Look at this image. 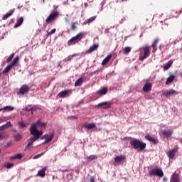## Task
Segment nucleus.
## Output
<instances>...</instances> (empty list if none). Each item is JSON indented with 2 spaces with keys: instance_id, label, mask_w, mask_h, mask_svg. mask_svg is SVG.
<instances>
[{
  "instance_id": "48",
  "label": "nucleus",
  "mask_w": 182,
  "mask_h": 182,
  "mask_svg": "<svg viewBox=\"0 0 182 182\" xmlns=\"http://www.w3.org/2000/svg\"><path fill=\"white\" fill-rule=\"evenodd\" d=\"M157 43H159V38L155 39L152 45L157 46Z\"/></svg>"
},
{
  "instance_id": "54",
  "label": "nucleus",
  "mask_w": 182,
  "mask_h": 182,
  "mask_svg": "<svg viewBox=\"0 0 182 182\" xmlns=\"http://www.w3.org/2000/svg\"><path fill=\"white\" fill-rule=\"evenodd\" d=\"M2 139H4V134L0 133V140H2Z\"/></svg>"
},
{
  "instance_id": "12",
  "label": "nucleus",
  "mask_w": 182,
  "mask_h": 182,
  "mask_svg": "<svg viewBox=\"0 0 182 182\" xmlns=\"http://www.w3.org/2000/svg\"><path fill=\"white\" fill-rule=\"evenodd\" d=\"M173 95H178V92L175 90H170L163 92V96H165V97H167V99H168V97L171 96H173Z\"/></svg>"
},
{
  "instance_id": "5",
  "label": "nucleus",
  "mask_w": 182,
  "mask_h": 182,
  "mask_svg": "<svg viewBox=\"0 0 182 182\" xmlns=\"http://www.w3.org/2000/svg\"><path fill=\"white\" fill-rule=\"evenodd\" d=\"M149 175L151 177L156 176V177L161 178V177H164V172H163V170L160 168H155L149 172Z\"/></svg>"
},
{
  "instance_id": "17",
  "label": "nucleus",
  "mask_w": 182,
  "mask_h": 182,
  "mask_svg": "<svg viewBox=\"0 0 182 182\" xmlns=\"http://www.w3.org/2000/svg\"><path fill=\"white\" fill-rule=\"evenodd\" d=\"M97 106V107H99L100 106H105V107H103V109H110V107L112 106V103L108 102H103L99 103Z\"/></svg>"
},
{
  "instance_id": "2",
  "label": "nucleus",
  "mask_w": 182,
  "mask_h": 182,
  "mask_svg": "<svg viewBox=\"0 0 182 182\" xmlns=\"http://www.w3.org/2000/svg\"><path fill=\"white\" fill-rule=\"evenodd\" d=\"M129 144L132 149L134 150H137V151H143L144 149H146V146L147 144L143 141H141L139 139H137L136 138H131L129 141Z\"/></svg>"
},
{
  "instance_id": "31",
  "label": "nucleus",
  "mask_w": 182,
  "mask_h": 182,
  "mask_svg": "<svg viewBox=\"0 0 182 182\" xmlns=\"http://www.w3.org/2000/svg\"><path fill=\"white\" fill-rule=\"evenodd\" d=\"M85 160H87L88 161H92V160L97 159V156L96 155H90L89 156H85Z\"/></svg>"
},
{
  "instance_id": "30",
  "label": "nucleus",
  "mask_w": 182,
  "mask_h": 182,
  "mask_svg": "<svg viewBox=\"0 0 182 182\" xmlns=\"http://www.w3.org/2000/svg\"><path fill=\"white\" fill-rule=\"evenodd\" d=\"M95 19H96V16H92L88 19H86L84 22H83V25H87V23H92V22H93V21H95Z\"/></svg>"
},
{
  "instance_id": "49",
  "label": "nucleus",
  "mask_w": 182,
  "mask_h": 182,
  "mask_svg": "<svg viewBox=\"0 0 182 182\" xmlns=\"http://www.w3.org/2000/svg\"><path fill=\"white\" fill-rule=\"evenodd\" d=\"M105 4H106V1H103L102 2H101V11H103V6L105 5Z\"/></svg>"
},
{
  "instance_id": "3",
  "label": "nucleus",
  "mask_w": 182,
  "mask_h": 182,
  "mask_svg": "<svg viewBox=\"0 0 182 182\" xmlns=\"http://www.w3.org/2000/svg\"><path fill=\"white\" fill-rule=\"evenodd\" d=\"M139 53V60L143 62L145 59H147L150 56V47L149 46H145L140 48L138 50Z\"/></svg>"
},
{
  "instance_id": "13",
  "label": "nucleus",
  "mask_w": 182,
  "mask_h": 182,
  "mask_svg": "<svg viewBox=\"0 0 182 182\" xmlns=\"http://www.w3.org/2000/svg\"><path fill=\"white\" fill-rule=\"evenodd\" d=\"M177 151H178V147L176 146L175 148L169 151L168 157H169V159H171V160H173L174 157H176V154L177 153Z\"/></svg>"
},
{
  "instance_id": "32",
  "label": "nucleus",
  "mask_w": 182,
  "mask_h": 182,
  "mask_svg": "<svg viewBox=\"0 0 182 182\" xmlns=\"http://www.w3.org/2000/svg\"><path fill=\"white\" fill-rule=\"evenodd\" d=\"M12 14H14V10H11L9 13L6 14L2 18L3 21H6Z\"/></svg>"
},
{
  "instance_id": "64",
  "label": "nucleus",
  "mask_w": 182,
  "mask_h": 182,
  "mask_svg": "<svg viewBox=\"0 0 182 182\" xmlns=\"http://www.w3.org/2000/svg\"><path fill=\"white\" fill-rule=\"evenodd\" d=\"M31 114H33V111H31Z\"/></svg>"
},
{
  "instance_id": "21",
  "label": "nucleus",
  "mask_w": 182,
  "mask_h": 182,
  "mask_svg": "<svg viewBox=\"0 0 182 182\" xmlns=\"http://www.w3.org/2000/svg\"><path fill=\"white\" fill-rule=\"evenodd\" d=\"M22 23H23V17H20L18 18L17 22L14 25V28H19V26H21V25H22Z\"/></svg>"
},
{
  "instance_id": "57",
  "label": "nucleus",
  "mask_w": 182,
  "mask_h": 182,
  "mask_svg": "<svg viewBox=\"0 0 182 182\" xmlns=\"http://www.w3.org/2000/svg\"><path fill=\"white\" fill-rule=\"evenodd\" d=\"M69 119H76V117H75V116H71V117H68Z\"/></svg>"
},
{
  "instance_id": "55",
  "label": "nucleus",
  "mask_w": 182,
  "mask_h": 182,
  "mask_svg": "<svg viewBox=\"0 0 182 182\" xmlns=\"http://www.w3.org/2000/svg\"><path fill=\"white\" fill-rule=\"evenodd\" d=\"M105 33H109V28L105 30Z\"/></svg>"
},
{
  "instance_id": "25",
  "label": "nucleus",
  "mask_w": 182,
  "mask_h": 182,
  "mask_svg": "<svg viewBox=\"0 0 182 182\" xmlns=\"http://www.w3.org/2000/svg\"><path fill=\"white\" fill-rule=\"evenodd\" d=\"M173 65V60L168 61L166 64L164 65V70H168L170 68H171V65Z\"/></svg>"
},
{
  "instance_id": "22",
  "label": "nucleus",
  "mask_w": 182,
  "mask_h": 182,
  "mask_svg": "<svg viewBox=\"0 0 182 182\" xmlns=\"http://www.w3.org/2000/svg\"><path fill=\"white\" fill-rule=\"evenodd\" d=\"M45 171H46V167H44L42 169L39 170L38 171L37 176H38L39 177H41V178H43V177H45V176H46Z\"/></svg>"
},
{
  "instance_id": "19",
  "label": "nucleus",
  "mask_w": 182,
  "mask_h": 182,
  "mask_svg": "<svg viewBox=\"0 0 182 182\" xmlns=\"http://www.w3.org/2000/svg\"><path fill=\"white\" fill-rule=\"evenodd\" d=\"M108 92L107 87H104L101 88L100 90L97 91V95H100L101 96H103L106 95Z\"/></svg>"
},
{
  "instance_id": "37",
  "label": "nucleus",
  "mask_w": 182,
  "mask_h": 182,
  "mask_svg": "<svg viewBox=\"0 0 182 182\" xmlns=\"http://www.w3.org/2000/svg\"><path fill=\"white\" fill-rule=\"evenodd\" d=\"M12 69V65L11 64H9L4 70L3 73H8L9 70Z\"/></svg>"
},
{
  "instance_id": "29",
  "label": "nucleus",
  "mask_w": 182,
  "mask_h": 182,
  "mask_svg": "<svg viewBox=\"0 0 182 182\" xmlns=\"http://www.w3.org/2000/svg\"><path fill=\"white\" fill-rule=\"evenodd\" d=\"M82 85H83V77H80L75 81V86L77 87L82 86Z\"/></svg>"
},
{
  "instance_id": "43",
  "label": "nucleus",
  "mask_w": 182,
  "mask_h": 182,
  "mask_svg": "<svg viewBox=\"0 0 182 182\" xmlns=\"http://www.w3.org/2000/svg\"><path fill=\"white\" fill-rule=\"evenodd\" d=\"M37 109H38V106H36V105H34V106L30 107L31 112H35Z\"/></svg>"
},
{
  "instance_id": "24",
  "label": "nucleus",
  "mask_w": 182,
  "mask_h": 182,
  "mask_svg": "<svg viewBox=\"0 0 182 182\" xmlns=\"http://www.w3.org/2000/svg\"><path fill=\"white\" fill-rule=\"evenodd\" d=\"M112 59V54L108 55L102 62V66H105V65H107L109 63V61Z\"/></svg>"
},
{
  "instance_id": "45",
  "label": "nucleus",
  "mask_w": 182,
  "mask_h": 182,
  "mask_svg": "<svg viewBox=\"0 0 182 182\" xmlns=\"http://www.w3.org/2000/svg\"><path fill=\"white\" fill-rule=\"evenodd\" d=\"M55 32H56V28L52 29V30L48 33V36H49V35H53V33H55Z\"/></svg>"
},
{
  "instance_id": "63",
  "label": "nucleus",
  "mask_w": 182,
  "mask_h": 182,
  "mask_svg": "<svg viewBox=\"0 0 182 182\" xmlns=\"http://www.w3.org/2000/svg\"><path fill=\"white\" fill-rule=\"evenodd\" d=\"M94 73H99V72H97V71H95V72H94Z\"/></svg>"
},
{
  "instance_id": "23",
  "label": "nucleus",
  "mask_w": 182,
  "mask_h": 182,
  "mask_svg": "<svg viewBox=\"0 0 182 182\" xmlns=\"http://www.w3.org/2000/svg\"><path fill=\"white\" fill-rule=\"evenodd\" d=\"M8 127H12V123L11 122H7L5 124L0 126V130H5Z\"/></svg>"
},
{
  "instance_id": "62",
  "label": "nucleus",
  "mask_w": 182,
  "mask_h": 182,
  "mask_svg": "<svg viewBox=\"0 0 182 182\" xmlns=\"http://www.w3.org/2000/svg\"><path fill=\"white\" fill-rule=\"evenodd\" d=\"M180 143H182V138L179 139Z\"/></svg>"
},
{
  "instance_id": "44",
  "label": "nucleus",
  "mask_w": 182,
  "mask_h": 182,
  "mask_svg": "<svg viewBox=\"0 0 182 182\" xmlns=\"http://www.w3.org/2000/svg\"><path fill=\"white\" fill-rule=\"evenodd\" d=\"M32 107V105H28L24 110H26V112H31V107Z\"/></svg>"
},
{
  "instance_id": "40",
  "label": "nucleus",
  "mask_w": 182,
  "mask_h": 182,
  "mask_svg": "<svg viewBox=\"0 0 182 182\" xmlns=\"http://www.w3.org/2000/svg\"><path fill=\"white\" fill-rule=\"evenodd\" d=\"M43 154H45V152L34 156L33 159V160H36V159H39V157H41L42 156H43Z\"/></svg>"
},
{
  "instance_id": "34",
  "label": "nucleus",
  "mask_w": 182,
  "mask_h": 182,
  "mask_svg": "<svg viewBox=\"0 0 182 182\" xmlns=\"http://www.w3.org/2000/svg\"><path fill=\"white\" fill-rule=\"evenodd\" d=\"M14 139L15 141H20V140L22 139V135H21V134L18 133L14 136Z\"/></svg>"
},
{
  "instance_id": "15",
  "label": "nucleus",
  "mask_w": 182,
  "mask_h": 182,
  "mask_svg": "<svg viewBox=\"0 0 182 182\" xmlns=\"http://www.w3.org/2000/svg\"><path fill=\"white\" fill-rule=\"evenodd\" d=\"M145 139L148 140V141H151L154 143V144H157L159 143V139L150 136V135H146Z\"/></svg>"
},
{
  "instance_id": "1",
  "label": "nucleus",
  "mask_w": 182,
  "mask_h": 182,
  "mask_svg": "<svg viewBox=\"0 0 182 182\" xmlns=\"http://www.w3.org/2000/svg\"><path fill=\"white\" fill-rule=\"evenodd\" d=\"M38 127H40L41 129H45V127H46V123L41 122V119H38L35 123L31 124L30 127L31 134H37L41 136L42 134H43V132L42 131L38 130Z\"/></svg>"
},
{
  "instance_id": "16",
  "label": "nucleus",
  "mask_w": 182,
  "mask_h": 182,
  "mask_svg": "<svg viewBox=\"0 0 182 182\" xmlns=\"http://www.w3.org/2000/svg\"><path fill=\"white\" fill-rule=\"evenodd\" d=\"M126 160V156L123 155L117 156L114 158V162L117 164L122 163Z\"/></svg>"
},
{
  "instance_id": "60",
  "label": "nucleus",
  "mask_w": 182,
  "mask_h": 182,
  "mask_svg": "<svg viewBox=\"0 0 182 182\" xmlns=\"http://www.w3.org/2000/svg\"><path fill=\"white\" fill-rule=\"evenodd\" d=\"M84 6H85V8H87V3H85Z\"/></svg>"
},
{
  "instance_id": "38",
  "label": "nucleus",
  "mask_w": 182,
  "mask_h": 182,
  "mask_svg": "<svg viewBox=\"0 0 182 182\" xmlns=\"http://www.w3.org/2000/svg\"><path fill=\"white\" fill-rule=\"evenodd\" d=\"M166 49H167V46L163 44H161L159 46V50H161V53H163V52H164Z\"/></svg>"
},
{
  "instance_id": "7",
  "label": "nucleus",
  "mask_w": 182,
  "mask_h": 182,
  "mask_svg": "<svg viewBox=\"0 0 182 182\" xmlns=\"http://www.w3.org/2000/svg\"><path fill=\"white\" fill-rule=\"evenodd\" d=\"M58 16H59V12H58V11L52 12L46 18V23H51L53 21L57 19Z\"/></svg>"
},
{
  "instance_id": "11",
  "label": "nucleus",
  "mask_w": 182,
  "mask_h": 182,
  "mask_svg": "<svg viewBox=\"0 0 182 182\" xmlns=\"http://www.w3.org/2000/svg\"><path fill=\"white\" fill-rule=\"evenodd\" d=\"M151 87H153V85H151V82H149V80H146V84L144 85L142 90L145 93H147L151 90Z\"/></svg>"
},
{
  "instance_id": "36",
  "label": "nucleus",
  "mask_w": 182,
  "mask_h": 182,
  "mask_svg": "<svg viewBox=\"0 0 182 182\" xmlns=\"http://www.w3.org/2000/svg\"><path fill=\"white\" fill-rule=\"evenodd\" d=\"M18 60H19V57H16L15 58H14L12 62L10 63V65H11V67L15 66V65L18 63Z\"/></svg>"
},
{
  "instance_id": "61",
  "label": "nucleus",
  "mask_w": 182,
  "mask_h": 182,
  "mask_svg": "<svg viewBox=\"0 0 182 182\" xmlns=\"http://www.w3.org/2000/svg\"><path fill=\"white\" fill-rule=\"evenodd\" d=\"M53 8H54V9H56L58 8V6L54 5V6H53Z\"/></svg>"
},
{
  "instance_id": "59",
  "label": "nucleus",
  "mask_w": 182,
  "mask_h": 182,
  "mask_svg": "<svg viewBox=\"0 0 182 182\" xmlns=\"http://www.w3.org/2000/svg\"><path fill=\"white\" fill-rule=\"evenodd\" d=\"M11 144H12L11 142H7V144H6L7 146H11Z\"/></svg>"
},
{
  "instance_id": "46",
  "label": "nucleus",
  "mask_w": 182,
  "mask_h": 182,
  "mask_svg": "<svg viewBox=\"0 0 182 182\" xmlns=\"http://www.w3.org/2000/svg\"><path fill=\"white\" fill-rule=\"evenodd\" d=\"M152 48H153L152 52H156V50H157V46L152 44Z\"/></svg>"
},
{
  "instance_id": "52",
  "label": "nucleus",
  "mask_w": 182,
  "mask_h": 182,
  "mask_svg": "<svg viewBox=\"0 0 182 182\" xmlns=\"http://www.w3.org/2000/svg\"><path fill=\"white\" fill-rule=\"evenodd\" d=\"M16 155H14L10 157V160H16Z\"/></svg>"
},
{
  "instance_id": "41",
  "label": "nucleus",
  "mask_w": 182,
  "mask_h": 182,
  "mask_svg": "<svg viewBox=\"0 0 182 182\" xmlns=\"http://www.w3.org/2000/svg\"><path fill=\"white\" fill-rule=\"evenodd\" d=\"M14 53H12L7 59H6V63L11 62L12 59H14Z\"/></svg>"
},
{
  "instance_id": "18",
  "label": "nucleus",
  "mask_w": 182,
  "mask_h": 182,
  "mask_svg": "<svg viewBox=\"0 0 182 182\" xmlns=\"http://www.w3.org/2000/svg\"><path fill=\"white\" fill-rule=\"evenodd\" d=\"M162 134L166 138L171 137L173 136V130H164L162 132Z\"/></svg>"
},
{
  "instance_id": "27",
  "label": "nucleus",
  "mask_w": 182,
  "mask_h": 182,
  "mask_svg": "<svg viewBox=\"0 0 182 182\" xmlns=\"http://www.w3.org/2000/svg\"><path fill=\"white\" fill-rule=\"evenodd\" d=\"M174 79H176V76L173 75H170L166 80V85H170V83H173Z\"/></svg>"
},
{
  "instance_id": "4",
  "label": "nucleus",
  "mask_w": 182,
  "mask_h": 182,
  "mask_svg": "<svg viewBox=\"0 0 182 182\" xmlns=\"http://www.w3.org/2000/svg\"><path fill=\"white\" fill-rule=\"evenodd\" d=\"M86 35V33L85 32H81L78 34H77L75 36L71 38L68 41V45H75V43H77L78 41H80L82 38V36H85Z\"/></svg>"
},
{
  "instance_id": "26",
  "label": "nucleus",
  "mask_w": 182,
  "mask_h": 182,
  "mask_svg": "<svg viewBox=\"0 0 182 182\" xmlns=\"http://www.w3.org/2000/svg\"><path fill=\"white\" fill-rule=\"evenodd\" d=\"M15 108L11 105H7L3 108L0 109V112H3L4 110H7V112H12Z\"/></svg>"
},
{
  "instance_id": "28",
  "label": "nucleus",
  "mask_w": 182,
  "mask_h": 182,
  "mask_svg": "<svg viewBox=\"0 0 182 182\" xmlns=\"http://www.w3.org/2000/svg\"><path fill=\"white\" fill-rule=\"evenodd\" d=\"M95 127H96V124L95 123L84 124V128L87 129V130L95 129Z\"/></svg>"
},
{
  "instance_id": "35",
  "label": "nucleus",
  "mask_w": 182,
  "mask_h": 182,
  "mask_svg": "<svg viewBox=\"0 0 182 182\" xmlns=\"http://www.w3.org/2000/svg\"><path fill=\"white\" fill-rule=\"evenodd\" d=\"M76 56V54L70 55L64 59V62H70L73 58Z\"/></svg>"
},
{
  "instance_id": "56",
  "label": "nucleus",
  "mask_w": 182,
  "mask_h": 182,
  "mask_svg": "<svg viewBox=\"0 0 182 182\" xmlns=\"http://www.w3.org/2000/svg\"><path fill=\"white\" fill-rule=\"evenodd\" d=\"M167 180H168L167 177H164L163 181H167Z\"/></svg>"
},
{
  "instance_id": "10",
  "label": "nucleus",
  "mask_w": 182,
  "mask_h": 182,
  "mask_svg": "<svg viewBox=\"0 0 182 182\" xmlns=\"http://www.w3.org/2000/svg\"><path fill=\"white\" fill-rule=\"evenodd\" d=\"M53 136H55V134L53 133H51L49 135L45 134L43 136H41V140H43V139H45V141L43 143V144H46V143H50V141H52V140L53 139Z\"/></svg>"
},
{
  "instance_id": "50",
  "label": "nucleus",
  "mask_w": 182,
  "mask_h": 182,
  "mask_svg": "<svg viewBox=\"0 0 182 182\" xmlns=\"http://www.w3.org/2000/svg\"><path fill=\"white\" fill-rule=\"evenodd\" d=\"M90 182H95V176H91L90 178Z\"/></svg>"
},
{
  "instance_id": "8",
  "label": "nucleus",
  "mask_w": 182,
  "mask_h": 182,
  "mask_svg": "<svg viewBox=\"0 0 182 182\" xmlns=\"http://www.w3.org/2000/svg\"><path fill=\"white\" fill-rule=\"evenodd\" d=\"M29 92V86L27 85H23L20 89L19 91L17 92V95H26V93Z\"/></svg>"
},
{
  "instance_id": "42",
  "label": "nucleus",
  "mask_w": 182,
  "mask_h": 182,
  "mask_svg": "<svg viewBox=\"0 0 182 182\" xmlns=\"http://www.w3.org/2000/svg\"><path fill=\"white\" fill-rule=\"evenodd\" d=\"M4 167H6V168H11V167H14V164H7L4 165Z\"/></svg>"
},
{
  "instance_id": "9",
  "label": "nucleus",
  "mask_w": 182,
  "mask_h": 182,
  "mask_svg": "<svg viewBox=\"0 0 182 182\" xmlns=\"http://www.w3.org/2000/svg\"><path fill=\"white\" fill-rule=\"evenodd\" d=\"M72 95V90H65L64 91H61L58 94V97H61L62 99L65 97H68Z\"/></svg>"
},
{
  "instance_id": "14",
  "label": "nucleus",
  "mask_w": 182,
  "mask_h": 182,
  "mask_svg": "<svg viewBox=\"0 0 182 182\" xmlns=\"http://www.w3.org/2000/svg\"><path fill=\"white\" fill-rule=\"evenodd\" d=\"M170 182H180V176L177 173H173L171 176Z\"/></svg>"
},
{
  "instance_id": "39",
  "label": "nucleus",
  "mask_w": 182,
  "mask_h": 182,
  "mask_svg": "<svg viewBox=\"0 0 182 182\" xmlns=\"http://www.w3.org/2000/svg\"><path fill=\"white\" fill-rule=\"evenodd\" d=\"M18 125L19 126V127H21V129H25V127H26V124L23 122H18Z\"/></svg>"
},
{
  "instance_id": "53",
  "label": "nucleus",
  "mask_w": 182,
  "mask_h": 182,
  "mask_svg": "<svg viewBox=\"0 0 182 182\" xmlns=\"http://www.w3.org/2000/svg\"><path fill=\"white\" fill-rule=\"evenodd\" d=\"M71 29H76V26H75V23L72 24Z\"/></svg>"
},
{
  "instance_id": "33",
  "label": "nucleus",
  "mask_w": 182,
  "mask_h": 182,
  "mask_svg": "<svg viewBox=\"0 0 182 182\" xmlns=\"http://www.w3.org/2000/svg\"><path fill=\"white\" fill-rule=\"evenodd\" d=\"M132 51V47H125L123 49V52H124V55H128V53H130V52Z\"/></svg>"
},
{
  "instance_id": "6",
  "label": "nucleus",
  "mask_w": 182,
  "mask_h": 182,
  "mask_svg": "<svg viewBox=\"0 0 182 182\" xmlns=\"http://www.w3.org/2000/svg\"><path fill=\"white\" fill-rule=\"evenodd\" d=\"M32 136H33V137H31L30 139H28L27 140L28 143L26 146V150H31V149H32V147L33 146V143H35V141H36V140H38V139H39V137H41V136H39L36 134H32Z\"/></svg>"
},
{
  "instance_id": "58",
  "label": "nucleus",
  "mask_w": 182,
  "mask_h": 182,
  "mask_svg": "<svg viewBox=\"0 0 182 182\" xmlns=\"http://www.w3.org/2000/svg\"><path fill=\"white\" fill-rule=\"evenodd\" d=\"M11 132H13L14 133H16L18 132V130L16 129H12Z\"/></svg>"
},
{
  "instance_id": "47",
  "label": "nucleus",
  "mask_w": 182,
  "mask_h": 182,
  "mask_svg": "<svg viewBox=\"0 0 182 182\" xmlns=\"http://www.w3.org/2000/svg\"><path fill=\"white\" fill-rule=\"evenodd\" d=\"M22 158V154H16V159H21Z\"/></svg>"
},
{
  "instance_id": "20",
  "label": "nucleus",
  "mask_w": 182,
  "mask_h": 182,
  "mask_svg": "<svg viewBox=\"0 0 182 182\" xmlns=\"http://www.w3.org/2000/svg\"><path fill=\"white\" fill-rule=\"evenodd\" d=\"M99 48V44H94L90 47V48L87 50V53H92V52H95Z\"/></svg>"
},
{
  "instance_id": "51",
  "label": "nucleus",
  "mask_w": 182,
  "mask_h": 182,
  "mask_svg": "<svg viewBox=\"0 0 182 182\" xmlns=\"http://www.w3.org/2000/svg\"><path fill=\"white\" fill-rule=\"evenodd\" d=\"M124 21H126V17H123V18L119 21V23H123V22H124Z\"/></svg>"
}]
</instances>
